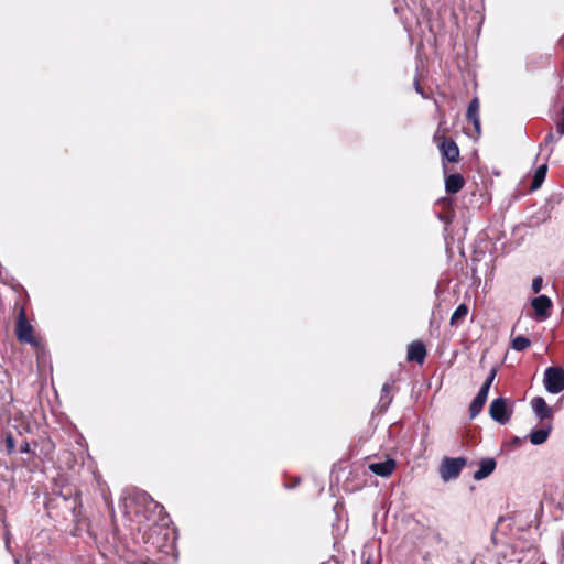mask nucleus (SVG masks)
<instances>
[{
  "instance_id": "412c9836",
  "label": "nucleus",
  "mask_w": 564,
  "mask_h": 564,
  "mask_svg": "<svg viewBox=\"0 0 564 564\" xmlns=\"http://www.w3.org/2000/svg\"><path fill=\"white\" fill-rule=\"evenodd\" d=\"M470 260L474 265L471 269L473 271H477L476 263L479 262L481 258L486 254V249H470Z\"/></svg>"
},
{
  "instance_id": "bb28decb",
  "label": "nucleus",
  "mask_w": 564,
  "mask_h": 564,
  "mask_svg": "<svg viewBox=\"0 0 564 564\" xmlns=\"http://www.w3.org/2000/svg\"><path fill=\"white\" fill-rule=\"evenodd\" d=\"M489 390H490V387H488L487 384L482 383V386L480 387V389L478 391V394L482 395V397H485L487 399Z\"/></svg>"
},
{
  "instance_id": "6e6552de",
  "label": "nucleus",
  "mask_w": 564,
  "mask_h": 564,
  "mask_svg": "<svg viewBox=\"0 0 564 564\" xmlns=\"http://www.w3.org/2000/svg\"><path fill=\"white\" fill-rule=\"evenodd\" d=\"M531 305L536 314V317L541 321L546 319L550 316V310L552 307V301L546 295H540L531 301Z\"/></svg>"
},
{
  "instance_id": "5701e85b",
  "label": "nucleus",
  "mask_w": 564,
  "mask_h": 564,
  "mask_svg": "<svg viewBox=\"0 0 564 564\" xmlns=\"http://www.w3.org/2000/svg\"><path fill=\"white\" fill-rule=\"evenodd\" d=\"M6 445H7V449H8L9 453H11L14 449L15 442H14V438H13V436L11 434H8L6 436Z\"/></svg>"
},
{
  "instance_id": "f257e3e1",
  "label": "nucleus",
  "mask_w": 564,
  "mask_h": 564,
  "mask_svg": "<svg viewBox=\"0 0 564 564\" xmlns=\"http://www.w3.org/2000/svg\"><path fill=\"white\" fill-rule=\"evenodd\" d=\"M15 336L20 343L29 344L35 349L40 347V340L34 335V328L28 321L25 310L23 307L20 308L18 314Z\"/></svg>"
},
{
  "instance_id": "f03ea898",
  "label": "nucleus",
  "mask_w": 564,
  "mask_h": 564,
  "mask_svg": "<svg viewBox=\"0 0 564 564\" xmlns=\"http://www.w3.org/2000/svg\"><path fill=\"white\" fill-rule=\"evenodd\" d=\"M502 555L509 563L517 564H534L538 560V551L532 546L525 550L519 549L518 545L508 546Z\"/></svg>"
},
{
  "instance_id": "a211bd4d",
  "label": "nucleus",
  "mask_w": 564,
  "mask_h": 564,
  "mask_svg": "<svg viewBox=\"0 0 564 564\" xmlns=\"http://www.w3.org/2000/svg\"><path fill=\"white\" fill-rule=\"evenodd\" d=\"M390 391H391V384L386 382L382 386L381 398H380V401H379L380 408L382 410H387V408L390 405V403L392 401V397L390 395Z\"/></svg>"
},
{
  "instance_id": "2f4dec72",
  "label": "nucleus",
  "mask_w": 564,
  "mask_h": 564,
  "mask_svg": "<svg viewBox=\"0 0 564 564\" xmlns=\"http://www.w3.org/2000/svg\"><path fill=\"white\" fill-rule=\"evenodd\" d=\"M545 141L546 142H552L553 141V134L552 133H549L545 138Z\"/></svg>"
},
{
  "instance_id": "0eeeda50",
  "label": "nucleus",
  "mask_w": 564,
  "mask_h": 564,
  "mask_svg": "<svg viewBox=\"0 0 564 564\" xmlns=\"http://www.w3.org/2000/svg\"><path fill=\"white\" fill-rule=\"evenodd\" d=\"M58 497L67 503V508L76 516V510L80 506L78 491L72 486H65L61 489Z\"/></svg>"
},
{
  "instance_id": "dca6fc26",
  "label": "nucleus",
  "mask_w": 564,
  "mask_h": 564,
  "mask_svg": "<svg viewBox=\"0 0 564 564\" xmlns=\"http://www.w3.org/2000/svg\"><path fill=\"white\" fill-rule=\"evenodd\" d=\"M546 172H547L546 164H542L535 170L533 180H532V184H531V189H538L542 185V183L545 180Z\"/></svg>"
},
{
  "instance_id": "423d86ee",
  "label": "nucleus",
  "mask_w": 564,
  "mask_h": 564,
  "mask_svg": "<svg viewBox=\"0 0 564 564\" xmlns=\"http://www.w3.org/2000/svg\"><path fill=\"white\" fill-rule=\"evenodd\" d=\"M489 415L494 421L502 425L507 424L511 417V411L507 406L506 399H495L489 406Z\"/></svg>"
},
{
  "instance_id": "72a5a7b5",
  "label": "nucleus",
  "mask_w": 564,
  "mask_h": 564,
  "mask_svg": "<svg viewBox=\"0 0 564 564\" xmlns=\"http://www.w3.org/2000/svg\"><path fill=\"white\" fill-rule=\"evenodd\" d=\"M460 254H462V257L467 258L465 249H460Z\"/></svg>"
},
{
  "instance_id": "9d476101",
  "label": "nucleus",
  "mask_w": 564,
  "mask_h": 564,
  "mask_svg": "<svg viewBox=\"0 0 564 564\" xmlns=\"http://www.w3.org/2000/svg\"><path fill=\"white\" fill-rule=\"evenodd\" d=\"M497 463L491 457H485L481 458L479 462V468L474 473V479L475 480H482L487 478L489 475L494 473L496 469Z\"/></svg>"
},
{
  "instance_id": "393cba45",
  "label": "nucleus",
  "mask_w": 564,
  "mask_h": 564,
  "mask_svg": "<svg viewBox=\"0 0 564 564\" xmlns=\"http://www.w3.org/2000/svg\"><path fill=\"white\" fill-rule=\"evenodd\" d=\"M496 375H497V370H496V368H492L484 383L487 384L488 387H491V384L496 378Z\"/></svg>"
},
{
  "instance_id": "ddd939ff",
  "label": "nucleus",
  "mask_w": 564,
  "mask_h": 564,
  "mask_svg": "<svg viewBox=\"0 0 564 564\" xmlns=\"http://www.w3.org/2000/svg\"><path fill=\"white\" fill-rule=\"evenodd\" d=\"M551 431H552L551 423H546L542 427L533 430L529 435L530 442L533 445H541V444L545 443Z\"/></svg>"
},
{
  "instance_id": "473e14b6",
  "label": "nucleus",
  "mask_w": 564,
  "mask_h": 564,
  "mask_svg": "<svg viewBox=\"0 0 564 564\" xmlns=\"http://www.w3.org/2000/svg\"><path fill=\"white\" fill-rule=\"evenodd\" d=\"M415 89H416L417 93L422 94L421 88H420V84H419L417 80H415Z\"/></svg>"
},
{
  "instance_id": "20e7f679",
  "label": "nucleus",
  "mask_w": 564,
  "mask_h": 564,
  "mask_svg": "<svg viewBox=\"0 0 564 564\" xmlns=\"http://www.w3.org/2000/svg\"><path fill=\"white\" fill-rule=\"evenodd\" d=\"M544 388L547 392L557 394L564 390V370L560 367H549L544 371Z\"/></svg>"
},
{
  "instance_id": "f8f14e48",
  "label": "nucleus",
  "mask_w": 564,
  "mask_h": 564,
  "mask_svg": "<svg viewBox=\"0 0 564 564\" xmlns=\"http://www.w3.org/2000/svg\"><path fill=\"white\" fill-rule=\"evenodd\" d=\"M395 468V462L393 459H387L384 462L372 463L369 465V469L381 477L390 476Z\"/></svg>"
},
{
  "instance_id": "2eb2a0df",
  "label": "nucleus",
  "mask_w": 564,
  "mask_h": 564,
  "mask_svg": "<svg viewBox=\"0 0 564 564\" xmlns=\"http://www.w3.org/2000/svg\"><path fill=\"white\" fill-rule=\"evenodd\" d=\"M465 184V181L460 174H451L445 180V189L449 194L459 192Z\"/></svg>"
},
{
  "instance_id": "f3484780",
  "label": "nucleus",
  "mask_w": 564,
  "mask_h": 564,
  "mask_svg": "<svg viewBox=\"0 0 564 564\" xmlns=\"http://www.w3.org/2000/svg\"><path fill=\"white\" fill-rule=\"evenodd\" d=\"M487 399L482 395H477L474 398L469 405V415L471 419L476 417L482 410Z\"/></svg>"
},
{
  "instance_id": "b1692460",
  "label": "nucleus",
  "mask_w": 564,
  "mask_h": 564,
  "mask_svg": "<svg viewBox=\"0 0 564 564\" xmlns=\"http://www.w3.org/2000/svg\"><path fill=\"white\" fill-rule=\"evenodd\" d=\"M141 498H142V501H143L144 503H147L148 501H150V502H152V503H154V505H155V508H160L161 510H163V509H164V507H163V506H161V505H159L158 502H155V501H154V500H153V499H152V498H151L147 492H142V494H141Z\"/></svg>"
},
{
  "instance_id": "c756f323",
  "label": "nucleus",
  "mask_w": 564,
  "mask_h": 564,
  "mask_svg": "<svg viewBox=\"0 0 564 564\" xmlns=\"http://www.w3.org/2000/svg\"><path fill=\"white\" fill-rule=\"evenodd\" d=\"M21 453H29L30 452V444L28 442H23L20 446Z\"/></svg>"
},
{
  "instance_id": "a878e982",
  "label": "nucleus",
  "mask_w": 564,
  "mask_h": 564,
  "mask_svg": "<svg viewBox=\"0 0 564 564\" xmlns=\"http://www.w3.org/2000/svg\"><path fill=\"white\" fill-rule=\"evenodd\" d=\"M496 375H497V370H496V368H492L484 383L487 384L488 387H491V384L496 378Z\"/></svg>"
},
{
  "instance_id": "7ed1b4c3",
  "label": "nucleus",
  "mask_w": 564,
  "mask_h": 564,
  "mask_svg": "<svg viewBox=\"0 0 564 564\" xmlns=\"http://www.w3.org/2000/svg\"><path fill=\"white\" fill-rule=\"evenodd\" d=\"M465 457H445L440 465V475L444 481L456 479L464 466L466 465Z\"/></svg>"
},
{
  "instance_id": "9b49d317",
  "label": "nucleus",
  "mask_w": 564,
  "mask_h": 564,
  "mask_svg": "<svg viewBox=\"0 0 564 564\" xmlns=\"http://www.w3.org/2000/svg\"><path fill=\"white\" fill-rule=\"evenodd\" d=\"M426 356V348L422 341H412L408 347V360L423 364Z\"/></svg>"
},
{
  "instance_id": "39448f33",
  "label": "nucleus",
  "mask_w": 564,
  "mask_h": 564,
  "mask_svg": "<svg viewBox=\"0 0 564 564\" xmlns=\"http://www.w3.org/2000/svg\"><path fill=\"white\" fill-rule=\"evenodd\" d=\"M434 141L437 142L438 149L442 156L448 162H457L459 158V149L452 139H446L436 131L434 134Z\"/></svg>"
},
{
  "instance_id": "1a4fd4ad",
  "label": "nucleus",
  "mask_w": 564,
  "mask_h": 564,
  "mask_svg": "<svg viewBox=\"0 0 564 564\" xmlns=\"http://www.w3.org/2000/svg\"><path fill=\"white\" fill-rule=\"evenodd\" d=\"M531 408L535 414V416L540 421H544L546 419H551L553 416V409L547 405L545 400L542 397H535L531 400Z\"/></svg>"
},
{
  "instance_id": "6ab92c4d",
  "label": "nucleus",
  "mask_w": 564,
  "mask_h": 564,
  "mask_svg": "<svg viewBox=\"0 0 564 564\" xmlns=\"http://www.w3.org/2000/svg\"><path fill=\"white\" fill-rule=\"evenodd\" d=\"M467 314H468L467 305L466 304L458 305L451 316V324L452 325L457 324L460 319H464Z\"/></svg>"
},
{
  "instance_id": "4468645a",
  "label": "nucleus",
  "mask_w": 564,
  "mask_h": 564,
  "mask_svg": "<svg viewBox=\"0 0 564 564\" xmlns=\"http://www.w3.org/2000/svg\"><path fill=\"white\" fill-rule=\"evenodd\" d=\"M467 118L473 122L476 134H480L479 101L474 98L467 109Z\"/></svg>"
},
{
  "instance_id": "cd10ccee",
  "label": "nucleus",
  "mask_w": 564,
  "mask_h": 564,
  "mask_svg": "<svg viewBox=\"0 0 564 564\" xmlns=\"http://www.w3.org/2000/svg\"><path fill=\"white\" fill-rule=\"evenodd\" d=\"M481 564H501V563H500V562L495 561V560L490 556V554H489L487 557H485L484 560H481Z\"/></svg>"
},
{
  "instance_id": "7c9ffc66",
  "label": "nucleus",
  "mask_w": 564,
  "mask_h": 564,
  "mask_svg": "<svg viewBox=\"0 0 564 564\" xmlns=\"http://www.w3.org/2000/svg\"><path fill=\"white\" fill-rule=\"evenodd\" d=\"M362 564H371V557L370 556H362Z\"/></svg>"
},
{
  "instance_id": "aec40b11",
  "label": "nucleus",
  "mask_w": 564,
  "mask_h": 564,
  "mask_svg": "<svg viewBox=\"0 0 564 564\" xmlns=\"http://www.w3.org/2000/svg\"><path fill=\"white\" fill-rule=\"evenodd\" d=\"M530 345H531L530 339L524 336H517L516 338H513V340L511 343V347L517 351H523V350L528 349L530 347Z\"/></svg>"
},
{
  "instance_id": "c85d7f7f",
  "label": "nucleus",
  "mask_w": 564,
  "mask_h": 564,
  "mask_svg": "<svg viewBox=\"0 0 564 564\" xmlns=\"http://www.w3.org/2000/svg\"><path fill=\"white\" fill-rule=\"evenodd\" d=\"M557 132L560 135H564V118L557 123Z\"/></svg>"
},
{
  "instance_id": "4be33fe9",
  "label": "nucleus",
  "mask_w": 564,
  "mask_h": 564,
  "mask_svg": "<svg viewBox=\"0 0 564 564\" xmlns=\"http://www.w3.org/2000/svg\"><path fill=\"white\" fill-rule=\"evenodd\" d=\"M542 285H543V279L541 276H536L532 281V291L534 293H539L542 289Z\"/></svg>"
}]
</instances>
